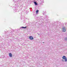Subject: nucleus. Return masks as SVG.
I'll return each instance as SVG.
<instances>
[{"instance_id":"obj_1","label":"nucleus","mask_w":67,"mask_h":67,"mask_svg":"<svg viewBox=\"0 0 67 67\" xmlns=\"http://www.w3.org/2000/svg\"><path fill=\"white\" fill-rule=\"evenodd\" d=\"M62 58L63 59H64L65 62H67V58L66 57V56H63L62 57Z\"/></svg>"},{"instance_id":"obj_2","label":"nucleus","mask_w":67,"mask_h":67,"mask_svg":"<svg viewBox=\"0 0 67 67\" xmlns=\"http://www.w3.org/2000/svg\"><path fill=\"white\" fill-rule=\"evenodd\" d=\"M62 30L63 32H66V27H63L62 28Z\"/></svg>"},{"instance_id":"obj_3","label":"nucleus","mask_w":67,"mask_h":67,"mask_svg":"<svg viewBox=\"0 0 67 67\" xmlns=\"http://www.w3.org/2000/svg\"><path fill=\"white\" fill-rule=\"evenodd\" d=\"M29 39L30 40H33V39H34V38H33V37L30 36L29 37Z\"/></svg>"},{"instance_id":"obj_4","label":"nucleus","mask_w":67,"mask_h":67,"mask_svg":"<svg viewBox=\"0 0 67 67\" xmlns=\"http://www.w3.org/2000/svg\"><path fill=\"white\" fill-rule=\"evenodd\" d=\"M9 57H12V54H11V53H9Z\"/></svg>"},{"instance_id":"obj_5","label":"nucleus","mask_w":67,"mask_h":67,"mask_svg":"<svg viewBox=\"0 0 67 67\" xmlns=\"http://www.w3.org/2000/svg\"><path fill=\"white\" fill-rule=\"evenodd\" d=\"M34 3L35 5H37V3H36V2H34Z\"/></svg>"},{"instance_id":"obj_6","label":"nucleus","mask_w":67,"mask_h":67,"mask_svg":"<svg viewBox=\"0 0 67 67\" xmlns=\"http://www.w3.org/2000/svg\"><path fill=\"white\" fill-rule=\"evenodd\" d=\"M38 11H39V10H37L36 11V13H37V14L38 13Z\"/></svg>"},{"instance_id":"obj_7","label":"nucleus","mask_w":67,"mask_h":67,"mask_svg":"<svg viewBox=\"0 0 67 67\" xmlns=\"http://www.w3.org/2000/svg\"><path fill=\"white\" fill-rule=\"evenodd\" d=\"M22 28H23V29H25V28H26L27 27L26 26L25 27H21Z\"/></svg>"},{"instance_id":"obj_8","label":"nucleus","mask_w":67,"mask_h":67,"mask_svg":"<svg viewBox=\"0 0 67 67\" xmlns=\"http://www.w3.org/2000/svg\"><path fill=\"white\" fill-rule=\"evenodd\" d=\"M65 41H67V38H65Z\"/></svg>"},{"instance_id":"obj_9","label":"nucleus","mask_w":67,"mask_h":67,"mask_svg":"<svg viewBox=\"0 0 67 67\" xmlns=\"http://www.w3.org/2000/svg\"><path fill=\"white\" fill-rule=\"evenodd\" d=\"M63 60V62H64V60Z\"/></svg>"}]
</instances>
